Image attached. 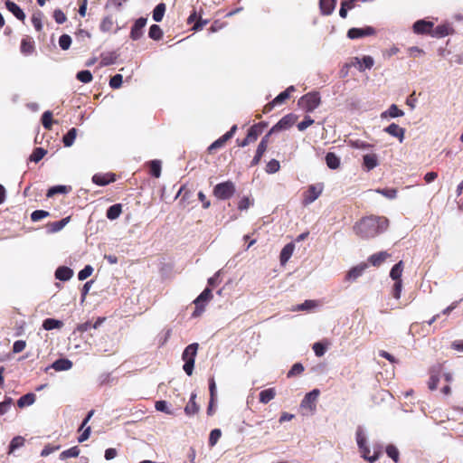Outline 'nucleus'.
Segmentation results:
<instances>
[{"label": "nucleus", "instance_id": "obj_1", "mask_svg": "<svg viewBox=\"0 0 463 463\" xmlns=\"http://www.w3.org/2000/svg\"><path fill=\"white\" fill-rule=\"evenodd\" d=\"M388 225L389 221L386 217L370 215L357 222L354 231L362 239H371L383 232Z\"/></svg>", "mask_w": 463, "mask_h": 463}, {"label": "nucleus", "instance_id": "obj_2", "mask_svg": "<svg viewBox=\"0 0 463 463\" xmlns=\"http://www.w3.org/2000/svg\"><path fill=\"white\" fill-rule=\"evenodd\" d=\"M198 347L197 343L191 344L185 347L182 354V359L184 361L183 369L189 376L193 374Z\"/></svg>", "mask_w": 463, "mask_h": 463}, {"label": "nucleus", "instance_id": "obj_3", "mask_svg": "<svg viewBox=\"0 0 463 463\" xmlns=\"http://www.w3.org/2000/svg\"><path fill=\"white\" fill-rule=\"evenodd\" d=\"M321 103V97L319 92L311 91L298 99V106L303 109L306 112L314 111Z\"/></svg>", "mask_w": 463, "mask_h": 463}, {"label": "nucleus", "instance_id": "obj_4", "mask_svg": "<svg viewBox=\"0 0 463 463\" xmlns=\"http://www.w3.org/2000/svg\"><path fill=\"white\" fill-rule=\"evenodd\" d=\"M235 185L232 181H226L216 184L213 188V195L220 200H227L235 194Z\"/></svg>", "mask_w": 463, "mask_h": 463}, {"label": "nucleus", "instance_id": "obj_5", "mask_svg": "<svg viewBox=\"0 0 463 463\" xmlns=\"http://www.w3.org/2000/svg\"><path fill=\"white\" fill-rule=\"evenodd\" d=\"M237 130V126L233 125L231 129L226 132L224 135H222L221 137H219L217 140H215L213 143H212L208 148L207 151L209 154L214 153L217 149L222 148L224 146L226 142L230 140L235 134Z\"/></svg>", "mask_w": 463, "mask_h": 463}, {"label": "nucleus", "instance_id": "obj_6", "mask_svg": "<svg viewBox=\"0 0 463 463\" xmlns=\"http://www.w3.org/2000/svg\"><path fill=\"white\" fill-rule=\"evenodd\" d=\"M322 191H323L322 184L309 185L307 190L303 194V197H304L303 203L305 205H307V204L313 203L320 196V194H322Z\"/></svg>", "mask_w": 463, "mask_h": 463}, {"label": "nucleus", "instance_id": "obj_7", "mask_svg": "<svg viewBox=\"0 0 463 463\" xmlns=\"http://www.w3.org/2000/svg\"><path fill=\"white\" fill-rule=\"evenodd\" d=\"M297 119V115L289 113L284 116L277 124H275L270 128V132H279L280 130L288 129L296 123Z\"/></svg>", "mask_w": 463, "mask_h": 463}, {"label": "nucleus", "instance_id": "obj_8", "mask_svg": "<svg viewBox=\"0 0 463 463\" xmlns=\"http://www.w3.org/2000/svg\"><path fill=\"white\" fill-rule=\"evenodd\" d=\"M320 391L318 389H314L310 392L307 393L301 402V407L308 409L310 411H314L316 410V403Z\"/></svg>", "mask_w": 463, "mask_h": 463}, {"label": "nucleus", "instance_id": "obj_9", "mask_svg": "<svg viewBox=\"0 0 463 463\" xmlns=\"http://www.w3.org/2000/svg\"><path fill=\"white\" fill-rule=\"evenodd\" d=\"M373 63L374 61L371 56H364L362 60H360L358 57H354L352 59L350 63H346V68L357 66L359 71H363L365 69H371L373 66Z\"/></svg>", "mask_w": 463, "mask_h": 463}, {"label": "nucleus", "instance_id": "obj_10", "mask_svg": "<svg viewBox=\"0 0 463 463\" xmlns=\"http://www.w3.org/2000/svg\"><path fill=\"white\" fill-rule=\"evenodd\" d=\"M434 24L430 21L418 20L413 24V32L417 34H431Z\"/></svg>", "mask_w": 463, "mask_h": 463}, {"label": "nucleus", "instance_id": "obj_11", "mask_svg": "<svg viewBox=\"0 0 463 463\" xmlns=\"http://www.w3.org/2000/svg\"><path fill=\"white\" fill-rule=\"evenodd\" d=\"M442 373V366L440 364H438L436 366H433L430 370V380L428 382L429 389L431 391H434L438 388V383L439 382V377Z\"/></svg>", "mask_w": 463, "mask_h": 463}, {"label": "nucleus", "instance_id": "obj_12", "mask_svg": "<svg viewBox=\"0 0 463 463\" xmlns=\"http://www.w3.org/2000/svg\"><path fill=\"white\" fill-rule=\"evenodd\" d=\"M375 33L374 28L367 26L365 28H351L347 32V36L350 39H358L364 36H369Z\"/></svg>", "mask_w": 463, "mask_h": 463}, {"label": "nucleus", "instance_id": "obj_13", "mask_svg": "<svg viewBox=\"0 0 463 463\" xmlns=\"http://www.w3.org/2000/svg\"><path fill=\"white\" fill-rule=\"evenodd\" d=\"M146 24V19L144 17L138 18L133 26L131 27L130 31V38L134 41H137L140 39L143 35V28Z\"/></svg>", "mask_w": 463, "mask_h": 463}, {"label": "nucleus", "instance_id": "obj_14", "mask_svg": "<svg viewBox=\"0 0 463 463\" xmlns=\"http://www.w3.org/2000/svg\"><path fill=\"white\" fill-rule=\"evenodd\" d=\"M262 134V131L259 126H256L255 124L251 126L247 133L246 137L241 141L240 144L241 146H246L250 145V143L255 142L259 136Z\"/></svg>", "mask_w": 463, "mask_h": 463}, {"label": "nucleus", "instance_id": "obj_15", "mask_svg": "<svg viewBox=\"0 0 463 463\" xmlns=\"http://www.w3.org/2000/svg\"><path fill=\"white\" fill-rule=\"evenodd\" d=\"M116 181V175L113 173H106V174H95L92 176V182L100 186L107 185L110 183H113Z\"/></svg>", "mask_w": 463, "mask_h": 463}, {"label": "nucleus", "instance_id": "obj_16", "mask_svg": "<svg viewBox=\"0 0 463 463\" xmlns=\"http://www.w3.org/2000/svg\"><path fill=\"white\" fill-rule=\"evenodd\" d=\"M6 9L11 12L18 20L24 22L25 20V14L20 8L18 5L11 0H6L5 3Z\"/></svg>", "mask_w": 463, "mask_h": 463}, {"label": "nucleus", "instance_id": "obj_17", "mask_svg": "<svg viewBox=\"0 0 463 463\" xmlns=\"http://www.w3.org/2000/svg\"><path fill=\"white\" fill-rule=\"evenodd\" d=\"M384 131L389 135L397 137L401 143L403 141L405 129L401 128L399 125L392 123L384 128Z\"/></svg>", "mask_w": 463, "mask_h": 463}, {"label": "nucleus", "instance_id": "obj_18", "mask_svg": "<svg viewBox=\"0 0 463 463\" xmlns=\"http://www.w3.org/2000/svg\"><path fill=\"white\" fill-rule=\"evenodd\" d=\"M20 50L24 55L33 54L35 51L33 40L29 36L23 38L21 41Z\"/></svg>", "mask_w": 463, "mask_h": 463}, {"label": "nucleus", "instance_id": "obj_19", "mask_svg": "<svg viewBox=\"0 0 463 463\" xmlns=\"http://www.w3.org/2000/svg\"><path fill=\"white\" fill-rule=\"evenodd\" d=\"M367 269L366 263H360L359 265L353 267L346 274L347 280H355L357 278L362 276L364 270Z\"/></svg>", "mask_w": 463, "mask_h": 463}, {"label": "nucleus", "instance_id": "obj_20", "mask_svg": "<svg viewBox=\"0 0 463 463\" xmlns=\"http://www.w3.org/2000/svg\"><path fill=\"white\" fill-rule=\"evenodd\" d=\"M390 257V254L386 251H379L377 253H374L371 255L368 259V261L370 264H372L373 267H379L381 266L388 258Z\"/></svg>", "mask_w": 463, "mask_h": 463}, {"label": "nucleus", "instance_id": "obj_21", "mask_svg": "<svg viewBox=\"0 0 463 463\" xmlns=\"http://www.w3.org/2000/svg\"><path fill=\"white\" fill-rule=\"evenodd\" d=\"M361 452L362 457L369 461L370 463L375 462L379 457L381 452L380 451H374L373 455H370V449L367 446L366 442L362 445V447H358Z\"/></svg>", "mask_w": 463, "mask_h": 463}, {"label": "nucleus", "instance_id": "obj_22", "mask_svg": "<svg viewBox=\"0 0 463 463\" xmlns=\"http://www.w3.org/2000/svg\"><path fill=\"white\" fill-rule=\"evenodd\" d=\"M196 399V393H192L190 396V400L186 406L184 407V413L187 416H193L198 413L200 407L195 402Z\"/></svg>", "mask_w": 463, "mask_h": 463}, {"label": "nucleus", "instance_id": "obj_23", "mask_svg": "<svg viewBox=\"0 0 463 463\" xmlns=\"http://www.w3.org/2000/svg\"><path fill=\"white\" fill-rule=\"evenodd\" d=\"M294 250L295 244L293 242H289L283 247L279 255V260L282 265L288 262V260L292 256Z\"/></svg>", "mask_w": 463, "mask_h": 463}, {"label": "nucleus", "instance_id": "obj_24", "mask_svg": "<svg viewBox=\"0 0 463 463\" xmlns=\"http://www.w3.org/2000/svg\"><path fill=\"white\" fill-rule=\"evenodd\" d=\"M378 157L375 154H366L363 156V165L367 171H371L378 165Z\"/></svg>", "mask_w": 463, "mask_h": 463}, {"label": "nucleus", "instance_id": "obj_25", "mask_svg": "<svg viewBox=\"0 0 463 463\" xmlns=\"http://www.w3.org/2000/svg\"><path fill=\"white\" fill-rule=\"evenodd\" d=\"M105 320V317H98L95 323L90 321H87L77 326V331L80 333H84L91 328H98Z\"/></svg>", "mask_w": 463, "mask_h": 463}, {"label": "nucleus", "instance_id": "obj_26", "mask_svg": "<svg viewBox=\"0 0 463 463\" xmlns=\"http://www.w3.org/2000/svg\"><path fill=\"white\" fill-rule=\"evenodd\" d=\"M72 275V269L66 266H61L55 271V278L61 281L69 280Z\"/></svg>", "mask_w": 463, "mask_h": 463}, {"label": "nucleus", "instance_id": "obj_27", "mask_svg": "<svg viewBox=\"0 0 463 463\" xmlns=\"http://www.w3.org/2000/svg\"><path fill=\"white\" fill-rule=\"evenodd\" d=\"M52 367L55 371H67L72 367V362L66 358L57 359L52 364Z\"/></svg>", "mask_w": 463, "mask_h": 463}, {"label": "nucleus", "instance_id": "obj_28", "mask_svg": "<svg viewBox=\"0 0 463 463\" xmlns=\"http://www.w3.org/2000/svg\"><path fill=\"white\" fill-rule=\"evenodd\" d=\"M336 0H320L319 5L323 14L329 15L333 13Z\"/></svg>", "mask_w": 463, "mask_h": 463}, {"label": "nucleus", "instance_id": "obj_29", "mask_svg": "<svg viewBox=\"0 0 463 463\" xmlns=\"http://www.w3.org/2000/svg\"><path fill=\"white\" fill-rule=\"evenodd\" d=\"M260 402L261 403L267 404L271 400H273L276 396V390L275 388H268L260 392Z\"/></svg>", "mask_w": 463, "mask_h": 463}, {"label": "nucleus", "instance_id": "obj_30", "mask_svg": "<svg viewBox=\"0 0 463 463\" xmlns=\"http://www.w3.org/2000/svg\"><path fill=\"white\" fill-rule=\"evenodd\" d=\"M403 271V261L400 260L398 263H396L390 271V277L394 281H402V274Z\"/></svg>", "mask_w": 463, "mask_h": 463}, {"label": "nucleus", "instance_id": "obj_31", "mask_svg": "<svg viewBox=\"0 0 463 463\" xmlns=\"http://www.w3.org/2000/svg\"><path fill=\"white\" fill-rule=\"evenodd\" d=\"M63 326V322L54 318H46L43 322V328L44 330L61 329Z\"/></svg>", "mask_w": 463, "mask_h": 463}, {"label": "nucleus", "instance_id": "obj_32", "mask_svg": "<svg viewBox=\"0 0 463 463\" xmlns=\"http://www.w3.org/2000/svg\"><path fill=\"white\" fill-rule=\"evenodd\" d=\"M326 165L330 169H337L340 166V158L333 152H328L326 156Z\"/></svg>", "mask_w": 463, "mask_h": 463}, {"label": "nucleus", "instance_id": "obj_33", "mask_svg": "<svg viewBox=\"0 0 463 463\" xmlns=\"http://www.w3.org/2000/svg\"><path fill=\"white\" fill-rule=\"evenodd\" d=\"M122 213V205L116 203L109 207L106 213V216L109 220H115L119 217Z\"/></svg>", "mask_w": 463, "mask_h": 463}, {"label": "nucleus", "instance_id": "obj_34", "mask_svg": "<svg viewBox=\"0 0 463 463\" xmlns=\"http://www.w3.org/2000/svg\"><path fill=\"white\" fill-rule=\"evenodd\" d=\"M295 87L294 86H289L288 88H287L284 91H282L281 93H279L273 100H274V103H276L277 105L279 104H282L284 103L287 99H289L290 97V94L295 91Z\"/></svg>", "mask_w": 463, "mask_h": 463}, {"label": "nucleus", "instance_id": "obj_35", "mask_svg": "<svg viewBox=\"0 0 463 463\" xmlns=\"http://www.w3.org/2000/svg\"><path fill=\"white\" fill-rule=\"evenodd\" d=\"M80 453V449H79V447L78 446H74V447L70 448L69 449L63 450L60 454L59 458L61 460H66L69 458H77V457H79Z\"/></svg>", "mask_w": 463, "mask_h": 463}, {"label": "nucleus", "instance_id": "obj_36", "mask_svg": "<svg viewBox=\"0 0 463 463\" xmlns=\"http://www.w3.org/2000/svg\"><path fill=\"white\" fill-rule=\"evenodd\" d=\"M71 186L55 185V186L51 187L47 191L46 196L47 197H52V196H54L55 194H68L69 192H71Z\"/></svg>", "mask_w": 463, "mask_h": 463}, {"label": "nucleus", "instance_id": "obj_37", "mask_svg": "<svg viewBox=\"0 0 463 463\" xmlns=\"http://www.w3.org/2000/svg\"><path fill=\"white\" fill-rule=\"evenodd\" d=\"M404 115V112L400 109L395 104L390 106L388 110L382 113V118H398Z\"/></svg>", "mask_w": 463, "mask_h": 463}, {"label": "nucleus", "instance_id": "obj_38", "mask_svg": "<svg viewBox=\"0 0 463 463\" xmlns=\"http://www.w3.org/2000/svg\"><path fill=\"white\" fill-rule=\"evenodd\" d=\"M118 59V55L115 52L102 53L100 55V65L109 66L114 64Z\"/></svg>", "mask_w": 463, "mask_h": 463}, {"label": "nucleus", "instance_id": "obj_39", "mask_svg": "<svg viewBox=\"0 0 463 463\" xmlns=\"http://www.w3.org/2000/svg\"><path fill=\"white\" fill-rule=\"evenodd\" d=\"M35 402V395L33 393H27L23 395L17 401V405L20 408L30 406Z\"/></svg>", "mask_w": 463, "mask_h": 463}, {"label": "nucleus", "instance_id": "obj_40", "mask_svg": "<svg viewBox=\"0 0 463 463\" xmlns=\"http://www.w3.org/2000/svg\"><path fill=\"white\" fill-rule=\"evenodd\" d=\"M25 439L22 436H16L13 438L10 442L8 454H12L15 449L23 447L24 445Z\"/></svg>", "mask_w": 463, "mask_h": 463}, {"label": "nucleus", "instance_id": "obj_41", "mask_svg": "<svg viewBox=\"0 0 463 463\" xmlns=\"http://www.w3.org/2000/svg\"><path fill=\"white\" fill-rule=\"evenodd\" d=\"M165 9H166L165 4H164V3L158 4L153 11L154 21L161 22L164 17Z\"/></svg>", "mask_w": 463, "mask_h": 463}, {"label": "nucleus", "instance_id": "obj_42", "mask_svg": "<svg viewBox=\"0 0 463 463\" xmlns=\"http://www.w3.org/2000/svg\"><path fill=\"white\" fill-rule=\"evenodd\" d=\"M43 14L41 11H37L32 15V24L37 32H41L43 30Z\"/></svg>", "mask_w": 463, "mask_h": 463}, {"label": "nucleus", "instance_id": "obj_43", "mask_svg": "<svg viewBox=\"0 0 463 463\" xmlns=\"http://www.w3.org/2000/svg\"><path fill=\"white\" fill-rule=\"evenodd\" d=\"M148 35L151 39L159 41L163 37V31L157 24H153L149 28Z\"/></svg>", "mask_w": 463, "mask_h": 463}, {"label": "nucleus", "instance_id": "obj_44", "mask_svg": "<svg viewBox=\"0 0 463 463\" xmlns=\"http://www.w3.org/2000/svg\"><path fill=\"white\" fill-rule=\"evenodd\" d=\"M42 124L43 128L47 130H51L53 120H52V113L50 110L45 111L42 116Z\"/></svg>", "mask_w": 463, "mask_h": 463}, {"label": "nucleus", "instance_id": "obj_45", "mask_svg": "<svg viewBox=\"0 0 463 463\" xmlns=\"http://www.w3.org/2000/svg\"><path fill=\"white\" fill-rule=\"evenodd\" d=\"M77 136V129L75 128H71L68 133L63 137L62 142L65 146H71Z\"/></svg>", "mask_w": 463, "mask_h": 463}, {"label": "nucleus", "instance_id": "obj_46", "mask_svg": "<svg viewBox=\"0 0 463 463\" xmlns=\"http://www.w3.org/2000/svg\"><path fill=\"white\" fill-rule=\"evenodd\" d=\"M150 175L158 178L161 175V162L159 160H152L149 163Z\"/></svg>", "mask_w": 463, "mask_h": 463}, {"label": "nucleus", "instance_id": "obj_47", "mask_svg": "<svg viewBox=\"0 0 463 463\" xmlns=\"http://www.w3.org/2000/svg\"><path fill=\"white\" fill-rule=\"evenodd\" d=\"M47 151L43 147H36L30 156V160L33 162H39L46 155Z\"/></svg>", "mask_w": 463, "mask_h": 463}, {"label": "nucleus", "instance_id": "obj_48", "mask_svg": "<svg viewBox=\"0 0 463 463\" xmlns=\"http://www.w3.org/2000/svg\"><path fill=\"white\" fill-rule=\"evenodd\" d=\"M449 34V27L447 25H438L433 27L431 31V36L433 37H444Z\"/></svg>", "mask_w": 463, "mask_h": 463}, {"label": "nucleus", "instance_id": "obj_49", "mask_svg": "<svg viewBox=\"0 0 463 463\" xmlns=\"http://www.w3.org/2000/svg\"><path fill=\"white\" fill-rule=\"evenodd\" d=\"M70 219L71 217H66L61 219V221L51 222L49 224V226L51 227V231L53 232L61 231L70 222Z\"/></svg>", "mask_w": 463, "mask_h": 463}, {"label": "nucleus", "instance_id": "obj_50", "mask_svg": "<svg viewBox=\"0 0 463 463\" xmlns=\"http://www.w3.org/2000/svg\"><path fill=\"white\" fill-rule=\"evenodd\" d=\"M76 78L83 83H89L92 80L93 77L90 71H80L77 73Z\"/></svg>", "mask_w": 463, "mask_h": 463}, {"label": "nucleus", "instance_id": "obj_51", "mask_svg": "<svg viewBox=\"0 0 463 463\" xmlns=\"http://www.w3.org/2000/svg\"><path fill=\"white\" fill-rule=\"evenodd\" d=\"M222 436V431L220 429H214L210 432L209 435V446L213 447L217 444L218 440Z\"/></svg>", "mask_w": 463, "mask_h": 463}, {"label": "nucleus", "instance_id": "obj_52", "mask_svg": "<svg viewBox=\"0 0 463 463\" xmlns=\"http://www.w3.org/2000/svg\"><path fill=\"white\" fill-rule=\"evenodd\" d=\"M71 44V37L69 34H62L59 38V45L61 50L66 51L70 49Z\"/></svg>", "mask_w": 463, "mask_h": 463}, {"label": "nucleus", "instance_id": "obj_53", "mask_svg": "<svg viewBox=\"0 0 463 463\" xmlns=\"http://www.w3.org/2000/svg\"><path fill=\"white\" fill-rule=\"evenodd\" d=\"M386 453L388 457H390L394 462L397 463L399 461L400 453L398 449L394 445H388L386 447Z\"/></svg>", "mask_w": 463, "mask_h": 463}, {"label": "nucleus", "instance_id": "obj_54", "mask_svg": "<svg viewBox=\"0 0 463 463\" xmlns=\"http://www.w3.org/2000/svg\"><path fill=\"white\" fill-rule=\"evenodd\" d=\"M212 289L206 288L197 298V302L207 303L213 298Z\"/></svg>", "mask_w": 463, "mask_h": 463}, {"label": "nucleus", "instance_id": "obj_55", "mask_svg": "<svg viewBox=\"0 0 463 463\" xmlns=\"http://www.w3.org/2000/svg\"><path fill=\"white\" fill-rule=\"evenodd\" d=\"M50 215L49 212L44 210H36L32 213L31 214V220L33 222H39L43 218H46Z\"/></svg>", "mask_w": 463, "mask_h": 463}, {"label": "nucleus", "instance_id": "obj_56", "mask_svg": "<svg viewBox=\"0 0 463 463\" xmlns=\"http://www.w3.org/2000/svg\"><path fill=\"white\" fill-rule=\"evenodd\" d=\"M279 168V162L276 159H271L266 165V172L269 174H274L277 173Z\"/></svg>", "mask_w": 463, "mask_h": 463}, {"label": "nucleus", "instance_id": "obj_57", "mask_svg": "<svg viewBox=\"0 0 463 463\" xmlns=\"http://www.w3.org/2000/svg\"><path fill=\"white\" fill-rule=\"evenodd\" d=\"M303 371H304V366L302 365V364L296 363L295 364H293L291 369L288 371V377L290 378V377H293L296 375H299L303 373Z\"/></svg>", "mask_w": 463, "mask_h": 463}, {"label": "nucleus", "instance_id": "obj_58", "mask_svg": "<svg viewBox=\"0 0 463 463\" xmlns=\"http://www.w3.org/2000/svg\"><path fill=\"white\" fill-rule=\"evenodd\" d=\"M376 192L389 199H394L397 195V190L395 188L377 189Z\"/></svg>", "mask_w": 463, "mask_h": 463}, {"label": "nucleus", "instance_id": "obj_59", "mask_svg": "<svg viewBox=\"0 0 463 463\" xmlns=\"http://www.w3.org/2000/svg\"><path fill=\"white\" fill-rule=\"evenodd\" d=\"M194 304L195 305L194 311L192 314L193 317H200L205 310V303L203 302H197V299L195 298L194 300Z\"/></svg>", "mask_w": 463, "mask_h": 463}, {"label": "nucleus", "instance_id": "obj_60", "mask_svg": "<svg viewBox=\"0 0 463 463\" xmlns=\"http://www.w3.org/2000/svg\"><path fill=\"white\" fill-rule=\"evenodd\" d=\"M122 82H123V77L121 74H116L114 75L110 80H109V86L112 88V89H118L119 87H121L122 85Z\"/></svg>", "mask_w": 463, "mask_h": 463}, {"label": "nucleus", "instance_id": "obj_61", "mask_svg": "<svg viewBox=\"0 0 463 463\" xmlns=\"http://www.w3.org/2000/svg\"><path fill=\"white\" fill-rule=\"evenodd\" d=\"M93 272V268L90 266V265H87L85 266V268L83 269H81L79 273H78V279L80 280H84L86 279H88Z\"/></svg>", "mask_w": 463, "mask_h": 463}, {"label": "nucleus", "instance_id": "obj_62", "mask_svg": "<svg viewBox=\"0 0 463 463\" xmlns=\"http://www.w3.org/2000/svg\"><path fill=\"white\" fill-rule=\"evenodd\" d=\"M313 124H314V119L309 116H306L304 120H302L301 122H299L298 124V128L299 131H304L305 129H307L308 127H310Z\"/></svg>", "mask_w": 463, "mask_h": 463}, {"label": "nucleus", "instance_id": "obj_63", "mask_svg": "<svg viewBox=\"0 0 463 463\" xmlns=\"http://www.w3.org/2000/svg\"><path fill=\"white\" fill-rule=\"evenodd\" d=\"M326 345L322 344L321 342H317L313 345V350L317 356L321 357L326 353Z\"/></svg>", "mask_w": 463, "mask_h": 463}, {"label": "nucleus", "instance_id": "obj_64", "mask_svg": "<svg viewBox=\"0 0 463 463\" xmlns=\"http://www.w3.org/2000/svg\"><path fill=\"white\" fill-rule=\"evenodd\" d=\"M53 18H54L55 22L59 24L65 23L67 20L65 14L61 9L54 10Z\"/></svg>", "mask_w": 463, "mask_h": 463}]
</instances>
